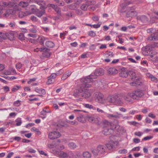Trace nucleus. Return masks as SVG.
Returning <instances> with one entry per match:
<instances>
[{
	"mask_svg": "<svg viewBox=\"0 0 158 158\" xmlns=\"http://www.w3.org/2000/svg\"><path fill=\"white\" fill-rule=\"evenodd\" d=\"M104 73V70L101 68H99L95 70L94 74L95 76L91 74L86 77L82 78L81 81L82 83L81 85V88H89L91 86V85L89 83L92 82L93 81V79L96 78V76L102 75Z\"/></svg>",
	"mask_w": 158,
	"mask_h": 158,
	"instance_id": "nucleus-1",
	"label": "nucleus"
},
{
	"mask_svg": "<svg viewBox=\"0 0 158 158\" xmlns=\"http://www.w3.org/2000/svg\"><path fill=\"white\" fill-rule=\"evenodd\" d=\"M106 145L99 144L98 145L96 149H94L92 151V152L94 156H97L104 154L106 152Z\"/></svg>",
	"mask_w": 158,
	"mask_h": 158,
	"instance_id": "nucleus-2",
	"label": "nucleus"
},
{
	"mask_svg": "<svg viewBox=\"0 0 158 158\" xmlns=\"http://www.w3.org/2000/svg\"><path fill=\"white\" fill-rule=\"evenodd\" d=\"M116 137L115 135H111L110 136V142L106 144V146L109 150L113 151L115 149L116 147L119 145L118 141H114L112 139Z\"/></svg>",
	"mask_w": 158,
	"mask_h": 158,
	"instance_id": "nucleus-3",
	"label": "nucleus"
},
{
	"mask_svg": "<svg viewBox=\"0 0 158 158\" xmlns=\"http://www.w3.org/2000/svg\"><path fill=\"white\" fill-rule=\"evenodd\" d=\"M107 100L108 102L111 103H120L122 102L121 99L119 98L117 95L108 97Z\"/></svg>",
	"mask_w": 158,
	"mask_h": 158,
	"instance_id": "nucleus-4",
	"label": "nucleus"
},
{
	"mask_svg": "<svg viewBox=\"0 0 158 158\" xmlns=\"http://www.w3.org/2000/svg\"><path fill=\"white\" fill-rule=\"evenodd\" d=\"M152 48L151 47L149 46H146L145 47H143L142 48V53L144 55H150L151 58L154 57V56L150 54V53H152Z\"/></svg>",
	"mask_w": 158,
	"mask_h": 158,
	"instance_id": "nucleus-5",
	"label": "nucleus"
},
{
	"mask_svg": "<svg viewBox=\"0 0 158 158\" xmlns=\"http://www.w3.org/2000/svg\"><path fill=\"white\" fill-rule=\"evenodd\" d=\"M131 93L133 99H137L138 98L141 97L144 95L143 92L139 90H135Z\"/></svg>",
	"mask_w": 158,
	"mask_h": 158,
	"instance_id": "nucleus-6",
	"label": "nucleus"
},
{
	"mask_svg": "<svg viewBox=\"0 0 158 158\" xmlns=\"http://www.w3.org/2000/svg\"><path fill=\"white\" fill-rule=\"evenodd\" d=\"M81 90L82 92L81 95L82 97L85 98H89L91 95V92L90 90L88 89H82Z\"/></svg>",
	"mask_w": 158,
	"mask_h": 158,
	"instance_id": "nucleus-7",
	"label": "nucleus"
},
{
	"mask_svg": "<svg viewBox=\"0 0 158 158\" xmlns=\"http://www.w3.org/2000/svg\"><path fill=\"white\" fill-rule=\"evenodd\" d=\"M103 94L101 93L96 92L95 93V100L97 102L102 103L103 102Z\"/></svg>",
	"mask_w": 158,
	"mask_h": 158,
	"instance_id": "nucleus-8",
	"label": "nucleus"
},
{
	"mask_svg": "<svg viewBox=\"0 0 158 158\" xmlns=\"http://www.w3.org/2000/svg\"><path fill=\"white\" fill-rule=\"evenodd\" d=\"M60 135L59 132L56 131L50 132L48 134V137L51 139H54L59 138Z\"/></svg>",
	"mask_w": 158,
	"mask_h": 158,
	"instance_id": "nucleus-9",
	"label": "nucleus"
},
{
	"mask_svg": "<svg viewBox=\"0 0 158 158\" xmlns=\"http://www.w3.org/2000/svg\"><path fill=\"white\" fill-rule=\"evenodd\" d=\"M105 114L107 117L110 119L114 118H119L120 117V116L122 115V114L118 112H115L114 114H109L106 113H105Z\"/></svg>",
	"mask_w": 158,
	"mask_h": 158,
	"instance_id": "nucleus-10",
	"label": "nucleus"
},
{
	"mask_svg": "<svg viewBox=\"0 0 158 158\" xmlns=\"http://www.w3.org/2000/svg\"><path fill=\"white\" fill-rule=\"evenodd\" d=\"M148 40L150 41H157L158 40V32L153 33L147 38Z\"/></svg>",
	"mask_w": 158,
	"mask_h": 158,
	"instance_id": "nucleus-11",
	"label": "nucleus"
},
{
	"mask_svg": "<svg viewBox=\"0 0 158 158\" xmlns=\"http://www.w3.org/2000/svg\"><path fill=\"white\" fill-rule=\"evenodd\" d=\"M138 20L141 21L143 23L146 24L148 23V19L146 16L144 15L139 16L137 17Z\"/></svg>",
	"mask_w": 158,
	"mask_h": 158,
	"instance_id": "nucleus-12",
	"label": "nucleus"
},
{
	"mask_svg": "<svg viewBox=\"0 0 158 158\" xmlns=\"http://www.w3.org/2000/svg\"><path fill=\"white\" fill-rule=\"evenodd\" d=\"M49 6L51 7L56 12L57 14L59 16L61 15V11L60 8L56 5L53 4H51L49 5Z\"/></svg>",
	"mask_w": 158,
	"mask_h": 158,
	"instance_id": "nucleus-13",
	"label": "nucleus"
},
{
	"mask_svg": "<svg viewBox=\"0 0 158 158\" xmlns=\"http://www.w3.org/2000/svg\"><path fill=\"white\" fill-rule=\"evenodd\" d=\"M133 82L130 83V85L132 86H137L140 85L141 86H144V83L139 81V80H132Z\"/></svg>",
	"mask_w": 158,
	"mask_h": 158,
	"instance_id": "nucleus-14",
	"label": "nucleus"
},
{
	"mask_svg": "<svg viewBox=\"0 0 158 158\" xmlns=\"http://www.w3.org/2000/svg\"><path fill=\"white\" fill-rule=\"evenodd\" d=\"M120 76L123 77H127L128 75V72L127 71V69L124 68L121 69V72L119 73Z\"/></svg>",
	"mask_w": 158,
	"mask_h": 158,
	"instance_id": "nucleus-15",
	"label": "nucleus"
},
{
	"mask_svg": "<svg viewBox=\"0 0 158 158\" xmlns=\"http://www.w3.org/2000/svg\"><path fill=\"white\" fill-rule=\"evenodd\" d=\"M3 5H2L3 7L11 8L14 6L15 5V3L11 2H3L2 3Z\"/></svg>",
	"mask_w": 158,
	"mask_h": 158,
	"instance_id": "nucleus-16",
	"label": "nucleus"
},
{
	"mask_svg": "<svg viewBox=\"0 0 158 158\" xmlns=\"http://www.w3.org/2000/svg\"><path fill=\"white\" fill-rule=\"evenodd\" d=\"M88 120L90 122L95 123L98 121V118L94 115L89 116L88 117Z\"/></svg>",
	"mask_w": 158,
	"mask_h": 158,
	"instance_id": "nucleus-17",
	"label": "nucleus"
},
{
	"mask_svg": "<svg viewBox=\"0 0 158 158\" xmlns=\"http://www.w3.org/2000/svg\"><path fill=\"white\" fill-rule=\"evenodd\" d=\"M132 94L131 93H128L123 95V97L125 100L129 102H131V99H133V97L131 96Z\"/></svg>",
	"mask_w": 158,
	"mask_h": 158,
	"instance_id": "nucleus-18",
	"label": "nucleus"
},
{
	"mask_svg": "<svg viewBox=\"0 0 158 158\" xmlns=\"http://www.w3.org/2000/svg\"><path fill=\"white\" fill-rule=\"evenodd\" d=\"M128 75L131 77L132 80H139V78L136 76L135 73L133 71H129L128 72Z\"/></svg>",
	"mask_w": 158,
	"mask_h": 158,
	"instance_id": "nucleus-19",
	"label": "nucleus"
},
{
	"mask_svg": "<svg viewBox=\"0 0 158 158\" xmlns=\"http://www.w3.org/2000/svg\"><path fill=\"white\" fill-rule=\"evenodd\" d=\"M113 132V130L111 128H105L103 131L104 135H107L111 134Z\"/></svg>",
	"mask_w": 158,
	"mask_h": 158,
	"instance_id": "nucleus-20",
	"label": "nucleus"
},
{
	"mask_svg": "<svg viewBox=\"0 0 158 158\" xmlns=\"http://www.w3.org/2000/svg\"><path fill=\"white\" fill-rule=\"evenodd\" d=\"M14 33L13 31H11L9 33H6V39L7 38L10 40L14 39Z\"/></svg>",
	"mask_w": 158,
	"mask_h": 158,
	"instance_id": "nucleus-21",
	"label": "nucleus"
},
{
	"mask_svg": "<svg viewBox=\"0 0 158 158\" xmlns=\"http://www.w3.org/2000/svg\"><path fill=\"white\" fill-rule=\"evenodd\" d=\"M47 39V38L44 37L43 35L40 36L38 39L39 43L42 45H44V41Z\"/></svg>",
	"mask_w": 158,
	"mask_h": 158,
	"instance_id": "nucleus-22",
	"label": "nucleus"
},
{
	"mask_svg": "<svg viewBox=\"0 0 158 158\" xmlns=\"http://www.w3.org/2000/svg\"><path fill=\"white\" fill-rule=\"evenodd\" d=\"M108 73L111 74H115L118 73V71L114 68H110L108 70Z\"/></svg>",
	"mask_w": 158,
	"mask_h": 158,
	"instance_id": "nucleus-23",
	"label": "nucleus"
},
{
	"mask_svg": "<svg viewBox=\"0 0 158 158\" xmlns=\"http://www.w3.org/2000/svg\"><path fill=\"white\" fill-rule=\"evenodd\" d=\"M77 120L81 123H85V120L83 116V115H81L77 118Z\"/></svg>",
	"mask_w": 158,
	"mask_h": 158,
	"instance_id": "nucleus-24",
	"label": "nucleus"
},
{
	"mask_svg": "<svg viewBox=\"0 0 158 158\" xmlns=\"http://www.w3.org/2000/svg\"><path fill=\"white\" fill-rule=\"evenodd\" d=\"M45 44L47 47L49 48H52L55 45V44L54 43L50 41L46 42Z\"/></svg>",
	"mask_w": 158,
	"mask_h": 158,
	"instance_id": "nucleus-25",
	"label": "nucleus"
},
{
	"mask_svg": "<svg viewBox=\"0 0 158 158\" xmlns=\"http://www.w3.org/2000/svg\"><path fill=\"white\" fill-rule=\"evenodd\" d=\"M35 91L40 94H44L45 93V90L43 89H38V88H36L35 90Z\"/></svg>",
	"mask_w": 158,
	"mask_h": 158,
	"instance_id": "nucleus-26",
	"label": "nucleus"
},
{
	"mask_svg": "<svg viewBox=\"0 0 158 158\" xmlns=\"http://www.w3.org/2000/svg\"><path fill=\"white\" fill-rule=\"evenodd\" d=\"M69 147L71 149H74L77 147L75 143L73 142H70L68 143Z\"/></svg>",
	"mask_w": 158,
	"mask_h": 158,
	"instance_id": "nucleus-27",
	"label": "nucleus"
},
{
	"mask_svg": "<svg viewBox=\"0 0 158 158\" xmlns=\"http://www.w3.org/2000/svg\"><path fill=\"white\" fill-rule=\"evenodd\" d=\"M45 13L44 10H38L36 13V15L38 17H40L44 14Z\"/></svg>",
	"mask_w": 158,
	"mask_h": 158,
	"instance_id": "nucleus-28",
	"label": "nucleus"
},
{
	"mask_svg": "<svg viewBox=\"0 0 158 158\" xmlns=\"http://www.w3.org/2000/svg\"><path fill=\"white\" fill-rule=\"evenodd\" d=\"M83 156L84 158H90L91 157V154L87 151L84 152Z\"/></svg>",
	"mask_w": 158,
	"mask_h": 158,
	"instance_id": "nucleus-29",
	"label": "nucleus"
},
{
	"mask_svg": "<svg viewBox=\"0 0 158 158\" xmlns=\"http://www.w3.org/2000/svg\"><path fill=\"white\" fill-rule=\"evenodd\" d=\"M60 156L62 158H65L68 157L69 156L68 154L66 152L63 151L60 152Z\"/></svg>",
	"mask_w": 158,
	"mask_h": 158,
	"instance_id": "nucleus-30",
	"label": "nucleus"
},
{
	"mask_svg": "<svg viewBox=\"0 0 158 158\" xmlns=\"http://www.w3.org/2000/svg\"><path fill=\"white\" fill-rule=\"evenodd\" d=\"M88 7V6L86 2L85 3L82 4L80 8L82 10L85 11L87 10Z\"/></svg>",
	"mask_w": 158,
	"mask_h": 158,
	"instance_id": "nucleus-31",
	"label": "nucleus"
},
{
	"mask_svg": "<svg viewBox=\"0 0 158 158\" xmlns=\"http://www.w3.org/2000/svg\"><path fill=\"white\" fill-rule=\"evenodd\" d=\"M19 5L20 6L23 7H26L28 5L27 2H20Z\"/></svg>",
	"mask_w": 158,
	"mask_h": 158,
	"instance_id": "nucleus-32",
	"label": "nucleus"
},
{
	"mask_svg": "<svg viewBox=\"0 0 158 158\" xmlns=\"http://www.w3.org/2000/svg\"><path fill=\"white\" fill-rule=\"evenodd\" d=\"M15 122H16V126H17L21 125L22 123L21 118H19L17 119Z\"/></svg>",
	"mask_w": 158,
	"mask_h": 158,
	"instance_id": "nucleus-33",
	"label": "nucleus"
},
{
	"mask_svg": "<svg viewBox=\"0 0 158 158\" xmlns=\"http://www.w3.org/2000/svg\"><path fill=\"white\" fill-rule=\"evenodd\" d=\"M86 25L90 26L91 27H93L94 28H99L101 26V24H94V25H92L91 24H86Z\"/></svg>",
	"mask_w": 158,
	"mask_h": 158,
	"instance_id": "nucleus-34",
	"label": "nucleus"
},
{
	"mask_svg": "<svg viewBox=\"0 0 158 158\" xmlns=\"http://www.w3.org/2000/svg\"><path fill=\"white\" fill-rule=\"evenodd\" d=\"M20 86L17 85L15 86L11 89V91L13 92L17 91L18 89L20 88Z\"/></svg>",
	"mask_w": 158,
	"mask_h": 158,
	"instance_id": "nucleus-35",
	"label": "nucleus"
},
{
	"mask_svg": "<svg viewBox=\"0 0 158 158\" xmlns=\"http://www.w3.org/2000/svg\"><path fill=\"white\" fill-rule=\"evenodd\" d=\"M21 101L18 100L15 102L13 103V105L15 106L18 107L21 105Z\"/></svg>",
	"mask_w": 158,
	"mask_h": 158,
	"instance_id": "nucleus-36",
	"label": "nucleus"
},
{
	"mask_svg": "<svg viewBox=\"0 0 158 158\" xmlns=\"http://www.w3.org/2000/svg\"><path fill=\"white\" fill-rule=\"evenodd\" d=\"M31 131H36V132H37V134L38 135H40L41 134V132L39 130V129L36 128L35 127H33L31 129Z\"/></svg>",
	"mask_w": 158,
	"mask_h": 158,
	"instance_id": "nucleus-37",
	"label": "nucleus"
},
{
	"mask_svg": "<svg viewBox=\"0 0 158 158\" xmlns=\"http://www.w3.org/2000/svg\"><path fill=\"white\" fill-rule=\"evenodd\" d=\"M86 2L88 6L90 5H94L96 3V2L95 1H87V2Z\"/></svg>",
	"mask_w": 158,
	"mask_h": 158,
	"instance_id": "nucleus-38",
	"label": "nucleus"
},
{
	"mask_svg": "<svg viewBox=\"0 0 158 158\" xmlns=\"http://www.w3.org/2000/svg\"><path fill=\"white\" fill-rule=\"evenodd\" d=\"M35 3L40 6L42 5V4H45L44 1L42 0H36Z\"/></svg>",
	"mask_w": 158,
	"mask_h": 158,
	"instance_id": "nucleus-39",
	"label": "nucleus"
},
{
	"mask_svg": "<svg viewBox=\"0 0 158 158\" xmlns=\"http://www.w3.org/2000/svg\"><path fill=\"white\" fill-rule=\"evenodd\" d=\"M127 151L126 149H123L120 150L118 151V153L120 154H126L127 153Z\"/></svg>",
	"mask_w": 158,
	"mask_h": 158,
	"instance_id": "nucleus-40",
	"label": "nucleus"
},
{
	"mask_svg": "<svg viewBox=\"0 0 158 158\" xmlns=\"http://www.w3.org/2000/svg\"><path fill=\"white\" fill-rule=\"evenodd\" d=\"M44 56L46 57H49L50 56V53L49 52H44L43 53Z\"/></svg>",
	"mask_w": 158,
	"mask_h": 158,
	"instance_id": "nucleus-41",
	"label": "nucleus"
},
{
	"mask_svg": "<svg viewBox=\"0 0 158 158\" xmlns=\"http://www.w3.org/2000/svg\"><path fill=\"white\" fill-rule=\"evenodd\" d=\"M15 66L16 68L19 70L21 69L22 66V64L21 63H19L16 64Z\"/></svg>",
	"mask_w": 158,
	"mask_h": 158,
	"instance_id": "nucleus-42",
	"label": "nucleus"
},
{
	"mask_svg": "<svg viewBox=\"0 0 158 158\" xmlns=\"http://www.w3.org/2000/svg\"><path fill=\"white\" fill-rule=\"evenodd\" d=\"M42 22L44 24L47 23L48 22V18L46 17H43L42 18Z\"/></svg>",
	"mask_w": 158,
	"mask_h": 158,
	"instance_id": "nucleus-43",
	"label": "nucleus"
},
{
	"mask_svg": "<svg viewBox=\"0 0 158 158\" xmlns=\"http://www.w3.org/2000/svg\"><path fill=\"white\" fill-rule=\"evenodd\" d=\"M89 36L94 37L95 36L96 34V33H95V32H94V31H90L89 32Z\"/></svg>",
	"mask_w": 158,
	"mask_h": 158,
	"instance_id": "nucleus-44",
	"label": "nucleus"
},
{
	"mask_svg": "<svg viewBox=\"0 0 158 158\" xmlns=\"http://www.w3.org/2000/svg\"><path fill=\"white\" fill-rule=\"evenodd\" d=\"M58 75L57 73H52L49 77L50 78H51L52 79H54Z\"/></svg>",
	"mask_w": 158,
	"mask_h": 158,
	"instance_id": "nucleus-45",
	"label": "nucleus"
},
{
	"mask_svg": "<svg viewBox=\"0 0 158 158\" xmlns=\"http://www.w3.org/2000/svg\"><path fill=\"white\" fill-rule=\"evenodd\" d=\"M74 52H69L68 53V55L69 56L73 57L77 56V54L75 55L74 54Z\"/></svg>",
	"mask_w": 158,
	"mask_h": 158,
	"instance_id": "nucleus-46",
	"label": "nucleus"
},
{
	"mask_svg": "<svg viewBox=\"0 0 158 158\" xmlns=\"http://www.w3.org/2000/svg\"><path fill=\"white\" fill-rule=\"evenodd\" d=\"M52 79L50 78V77H48V79L47 81L46 82V84L47 85H49L52 84Z\"/></svg>",
	"mask_w": 158,
	"mask_h": 158,
	"instance_id": "nucleus-47",
	"label": "nucleus"
},
{
	"mask_svg": "<svg viewBox=\"0 0 158 158\" xmlns=\"http://www.w3.org/2000/svg\"><path fill=\"white\" fill-rule=\"evenodd\" d=\"M0 37L3 39H6V33L5 34L1 33H0Z\"/></svg>",
	"mask_w": 158,
	"mask_h": 158,
	"instance_id": "nucleus-48",
	"label": "nucleus"
},
{
	"mask_svg": "<svg viewBox=\"0 0 158 158\" xmlns=\"http://www.w3.org/2000/svg\"><path fill=\"white\" fill-rule=\"evenodd\" d=\"M84 106L86 108L91 109L93 108V106L88 104H85L84 105Z\"/></svg>",
	"mask_w": 158,
	"mask_h": 158,
	"instance_id": "nucleus-49",
	"label": "nucleus"
},
{
	"mask_svg": "<svg viewBox=\"0 0 158 158\" xmlns=\"http://www.w3.org/2000/svg\"><path fill=\"white\" fill-rule=\"evenodd\" d=\"M31 19L33 22H36L37 21L38 19L37 18L34 16H31Z\"/></svg>",
	"mask_w": 158,
	"mask_h": 158,
	"instance_id": "nucleus-50",
	"label": "nucleus"
},
{
	"mask_svg": "<svg viewBox=\"0 0 158 158\" xmlns=\"http://www.w3.org/2000/svg\"><path fill=\"white\" fill-rule=\"evenodd\" d=\"M152 138L153 137L152 136H147L144 137L142 140H149L152 139Z\"/></svg>",
	"mask_w": 158,
	"mask_h": 158,
	"instance_id": "nucleus-51",
	"label": "nucleus"
},
{
	"mask_svg": "<svg viewBox=\"0 0 158 158\" xmlns=\"http://www.w3.org/2000/svg\"><path fill=\"white\" fill-rule=\"evenodd\" d=\"M25 16V13L23 12H20L19 14V16L20 18H22Z\"/></svg>",
	"mask_w": 158,
	"mask_h": 158,
	"instance_id": "nucleus-52",
	"label": "nucleus"
},
{
	"mask_svg": "<svg viewBox=\"0 0 158 158\" xmlns=\"http://www.w3.org/2000/svg\"><path fill=\"white\" fill-rule=\"evenodd\" d=\"M92 20L94 21H97L99 20V18L98 16H94L92 18Z\"/></svg>",
	"mask_w": 158,
	"mask_h": 158,
	"instance_id": "nucleus-53",
	"label": "nucleus"
},
{
	"mask_svg": "<svg viewBox=\"0 0 158 158\" xmlns=\"http://www.w3.org/2000/svg\"><path fill=\"white\" fill-rule=\"evenodd\" d=\"M36 78H34L32 79H30V80L28 81L27 83L29 84H31L32 82L35 81Z\"/></svg>",
	"mask_w": 158,
	"mask_h": 158,
	"instance_id": "nucleus-54",
	"label": "nucleus"
},
{
	"mask_svg": "<svg viewBox=\"0 0 158 158\" xmlns=\"http://www.w3.org/2000/svg\"><path fill=\"white\" fill-rule=\"evenodd\" d=\"M3 89L5 91L8 92L10 91L9 87L8 86H5L3 87Z\"/></svg>",
	"mask_w": 158,
	"mask_h": 158,
	"instance_id": "nucleus-55",
	"label": "nucleus"
},
{
	"mask_svg": "<svg viewBox=\"0 0 158 158\" xmlns=\"http://www.w3.org/2000/svg\"><path fill=\"white\" fill-rule=\"evenodd\" d=\"M21 138L19 136H15L14 137L13 139L17 141V142L19 141L21 139Z\"/></svg>",
	"mask_w": 158,
	"mask_h": 158,
	"instance_id": "nucleus-56",
	"label": "nucleus"
},
{
	"mask_svg": "<svg viewBox=\"0 0 158 158\" xmlns=\"http://www.w3.org/2000/svg\"><path fill=\"white\" fill-rule=\"evenodd\" d=\"M133 141L135 143H138L140 142V139L138 138H134L133 139Z\"/></svg>",
	"mask_w": 158,
	"mask_h": 158,
	"instance_id": "nucleus-57",
	"label": "nucleus"
},
{
	"mask_svg": "<svg viewBox=\"0 0 158 158\" xmlns=\"http://www.w3.org/2000/svg\"><path fill=\"white\" fill-rule=\"evenodd\" d=\"M14 153L13 152H10L8 154L6 158H10L13 155Z\"/></svg>",
	"mask_w": 158,
	"mask_h": 158,
	"instance_id": "nucleus-58",
	"label": "nucleus"
},
{
	"mask_svg": "<svg viewBox=\"0 0 158 158\" xmlns=\"http://www.w3.org/2000/svg\"><path fill=\"white\" fill-rule=\"evenodd\" d=\"M28 152L29 153H35L36 152V151L35 150L33 149L32 148H29L28 150Z\"/></svg>",
	"mask_w": 158,
	"mask_h": 158,
	"instance_id": "nucleus-59",
	"label": "nucleus"
},
{
	"mask_svg": "<svg viewBox=\"0 0 158 158\" xmlns=\"http://www.w3.org/2000/svg\"><path fill=\"white\" fill-rule=\"evenodd\" d=\"M24 35L23 33H20L19 35V39L20 40H23L24 38Z\"/></svg>",
	"mask_w": 158,
	"mask_h": 158,
	"instance_id": "nucleus-60",
	"label": "nucleus"
},
{
	"mask_svg": "<svg viewBox=\"0 0 158 158\" xmlns=\"http://www.w3.org/2000/svg\"><path fill=\"white\" fill-rule=\"evenodd\" d=\"M146 122L147 123H151L152 122V120L148 117H147L145 119Z\"/></svg>",
	"mask_w": 158,
	"mask_h": 158,
	"instance_id": "nucleus-61",
	"label": "nucleus"
},
{
	"mask_svg": "<svg viewBox=\"0 0 158 158\" xmlns=\"http://www.w3.org/2000/svg\"><path fill=\"white\" fill-rule=\"evenodd\" d=\"M151 79L152 81L157 82L158 81L157 78L153 76L152 77H151Z\"/></svg>",
	"mask_w": 158,
	"mask_h": 158,
	"instance_id": "nucleus-62",
	"label": "nucleus"
},
{
	"mask_svg": "<svg viewBox=\"0 0 158 158\" xmlns=\"http://www.w3.org/2000/svg\"><path fill=\"white\" fill-rule=\"evenodd\" d=\"M16 114L15 112L11 113L9 114V116L10 117H14L16 115Z\"/></svg>",
	"mask_w": 158,
	"mask_h": 158,
	"instance_id": "nucleus-63",
	"label": "nucleus"
},
{
	"mask_svg": "<svg viewBox=\"0 0 158 158\" xmlns=\"http://www.w3.org/2000/svg\"><path fill=\"white\" fill-rule=\"evenodd\" d=\"M148 116L153 118H154L156 117L155 115L152 113H149L148 114Z\"/></svg>",
	"mask_w": 158,
	"mask_h": 158,
	"instance_id": "nucleus-64",
	"label": "nucleus"
}]
</instances>
